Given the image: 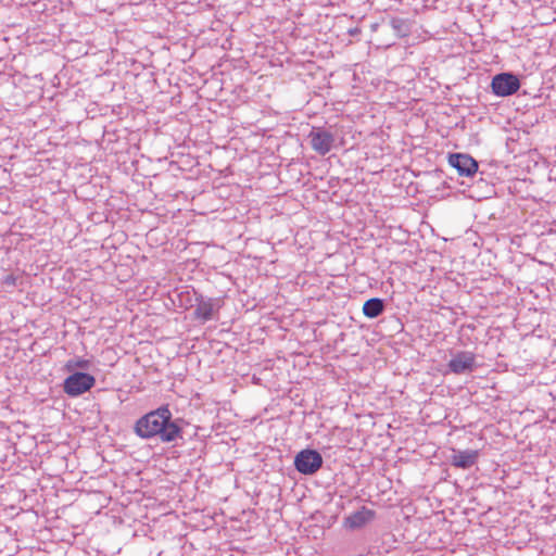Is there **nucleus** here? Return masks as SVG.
Segmentation results:
<instances>
[{"label":"nucleus","instance_id":"0eeeda50","mask_svg":"<svg viewBox=\"0 0 556 556\" xmlns=\"http://www.w3.org/2000/svg\"><path fill=\"white\" fill-rule=\"evenodd\" d=\"M448 164L465 177H472L478 170V162L465 153L448 154Z\"/></svg>","mask_w":556,"mask_h":556},{"label":"nucleus","instance_id":"9d476101","mask_svg":"<svg viewBox=\"0 0 556 556\" xmlns=\"http://www.w3.org/2000/svg\"><path fill=\"white\" fill-rule=\"evenodd\" d=\"M478 458L479 451L477 450H453L450 462L456 468L468 469L478 462Z\"/></svg>","mask_w":556,"mask_h":556},{"label":"nucleus","instance_id":"9b49d317","mask_svg":"<svg viewBox=\"0 0 556 556\" xmlns=\"http://www.w3.org/2000/svg\"><path fill=\"white\" fill-rule=\"evenodd\" d=\"M384 301L380 298H371L363 305V314L368 318H377L384 312Z\"/></svg>","mask_w":556,"mask_h":556},{"label":"nucleus","instance_id":"4468645a","mask_svg":"<svg viewBox=\"0 0 556 556\" xmlns=\"http://www.w3.org/2000/svg\"><path fill=\"white\" fill-rule=\"evenodd\" d=\"M20 277L14 274H8L2 279V285L5 287H15L17 286Z\"/></svg>","mask_w":556,"mask_h":556},{"label":"nucleus","instance_id":"6e6552de","mask_svg":"<svg viewBox=\"0 0 556 556\" xmlns=\"http://www.w3.org/2000/svg\"><path fill=\"white\" fill-rule=\"evenodd\" d=\"M447 367L456 375L471 372L476 368V355L469 351L457 352L450 359Z\"/></svg>","mask_w":556,"mask_h":556},{"label":"nucleus","instance_id":"1a4fd4ad","mask_svg":"<svg viewBox=\"0 0 556 556\" xmlns=\"http://www.w3.org/2000/svg\"><path fill=\"white\" fill-rule=\"evenodd\" d=\"M376 513L365 506L344 518L343 525L350 530H357L374 520Z\"/></svg>","mask_w":556,"mask_h":556},{"label":"nucleus","instance_id":"f257e3e1","mask_svg":"<svg viewBox=\"0 0 556 556\" xmlns=\"http://www.w3.org/2000/svg\"><path fill=\"white\" fill-rule=\"evenodd\" d=\"M180 419H173L168 405H162L140 417L135 424V433L141 439L157 437L164 443L182 438Z\"/></svg>","mask_w":556,"mask_h":556},{"label":"nucleus","instance_id":"f8f14e48","mask_svg":"<svg viewBox=\"0 0 556 556\" xmlns=\"http://www.w3.org/2000/svg\"><path fill=\"white\" fill-rule=\"evenodd\" d=\"M392 28L400 35L405 36L407 33L405 21L399 17H394L390 22Z\"/></svg>","mask_w":556,"mask_h":556},{"label":"nucleus","instance_id":"20e7f679","mask_svg":"<svg viewBox=\"0 0 556 556\" xmlns=\"http://www.w3.org/2000/svg\"><path fill=\"white\" fill-rule=\"evenodd\" d=\"M520 88V80L517 75L510 72H503L493 76L491 81L492 92L496 97H509Z\"/></svg>","mask_w":556,"mask_h":556},{"label":"nucleus","instance_id":"f03ea898","mask_svg":"<svg viewBox=\"0 0 556 556\" xmlns=\"http://www.w3.org/2000/svg\"><path fill=\"white\" fill-rule=\"evenodd\" d=\"M186 294L190 305H193L194 302L195 309L193 315L197 320L204 324L216 318V315L222 307L220 299L207 298L195 291H193L192 295L189 292H186Z\"/></svg>","mask_w":556,"mask_h":556},{"label":"nucleus","instance_id":"ddd939ff","mask_svg":"<svg viewBox=\"0 0 556 556\" xmlns=\"http://www.w3.org/2000/svg\"><path fill=\"white\" fill-rule=\"evenodd\" d=\"M89 367V361L77 358V359H70L66 364V368L68 370H72L74 368H81L87 369Z\"/></svg>","mask_w":556,"mask_h":556},{"label":"nucleus","instance_id":"423d86ee","mask_svg":"<svg viewBox=\"0 0 556 556\" xmlns=\"http://www.w3.org/2000/svg\"><path fill=\"white\" fill-rule=\"evenodd\" d=\"M308 139L312 149L320 155L330 152L334 143V136L329 130L320 127H313L308 134Z\"/></svg>","mask_w":556,"mask_h":556},{"label":"nucleus","instance_id":"7ed1b4c3","mask_svg":"<svg viewBox=\"0 0 556 556\" xmlns=\"http://www.w3.org/2000/svg\"><path fill=\"white\" fill-rule=\"evenodd\" d=\"M324 459L321 454L312 448L300 451L294 457L295 469L305 476L316 473L323 466Z\"/></svg>","mask_w":556,"mask_h":556},{"label":"nucleus","instance_id":"39448f33","mask_svg":"<svg viewBox=\"0 0 556 556\" xmlns=\"http://www.w3.org/2000/svg\"><path fill=\"white\" fill-rule=\"evenodd\" d=\"M96 383L92 375L87 372H74L63 383L64 392L70 396H78L89 391Z\"/></svg>","mask_w":556,"mask_h":556}]
</instances>
